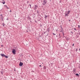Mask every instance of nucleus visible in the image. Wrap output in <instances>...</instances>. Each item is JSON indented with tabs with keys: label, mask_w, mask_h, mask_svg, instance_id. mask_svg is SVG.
I'll return each mask as SVG.
<instances>
[{
	"label": "nucleus",
	"mask_w": 80,
	"mask_h": 80,
	"mask_svg": "<svg viewBox=\"0 0 80 80\" xmlns=\"http://www.w3.org/2000/svg\"><path fill=\"white\" fill-rule=\"evenodd\" d=\"M2 1H3V0H2Z\"/></svg>",
	"instance_id": "nucleus-37"
},
{
	"label": "nucleus",
	"mask_w": 80,
	"mask_h": 80,
	"mask_svg": "<svg viewBox=\"0 0 80 80\" xmlns=\"http://www.w3.org/2000/svg\"><path fill=\"white\" fill-rule=\"evenodd\" d=\"M12 53L14 54L15 55V53H16V50L15 49H13L12 50Z\"/></svg>",
	"instance_id": "nucleus-1"
},
{
	"label": "nucleus",
	"mask_w": 80,
	"mask_h": 80,
	"mask_svg": "<svg viewBox=\"0 0 80 80\" xmlns=\"http://www.w3.org/2000/svg\"><path fill=\"white\" fill-rule=\"evenodd\" d=\"M37 13H39V12L38 10V11H37Z\"/></svg>",
	"instance_id": "nucleus-24"
},
{
	"label": "nucleus",
	"mask_w": 80,
	"mask_h": 80,
	"mask_svg": "<svg viewBox=\"0 0 80 80\" xmlns=\"http://www.w3.org/2000/svg\"><path fill=\"white\" fill-rule=\"evenodd\" d=\"M0 19H1V20H3V16H1L0 17Z\"/></svg>",
	"instance_id": "nucleus-9"
},
{
	"label": "nucleus",
	"mask_w": 80,
	"mask_h": 80,
	"mask_svg": "<svg viewBox=\"0 0 80 80\" xmlns=\"http://www.w3.org/2000/svg\"><path fill=\"white\" fill-rule=\"evenodd\" d=\"M71 33H72V34H73V32H71Z\"/></svg>",
	"instance_id": "nucleus-29"
},
{
	"label": "nucleus",
	"mask_w": 80,
	"mask_h": 80,
	"mask_svg": "<svg viewBox=\"0 0 80 80\" xmlns=\"http://www.w3.org/2000/svg\"><path fill=\"white\" fill-rule=\"evenodd\" d=\"M38 7V6L37 5H35V7L34 8V10H37V8Z\"/></svg>",
	"instance_id": "nucleus-3"
},
{
	"label": "nucleus",
	"mask_w": 80,
	"mask_h": 80,
	"mask_svg": "<svg viewBox=\"0 0 80 80\" xmlns=\"http://www.w3.org/2000/svg\"><path fill=\"white\" fill-rule=\"evenodd\" d=\"M70 12V11H68L67 13L68 14H69Z\"/></svg>",
	"instance_id": "nucleus-13"
},
{
	"label": "nucleus",
	"mask_w": 80,
	"mask_h": 80,
	"mask_svg": "<svg viewBox=\"0 0 80 80\" xmlns=\"http://www.w3.org/2000/svg\"><path fill=\"white\" fill-rule=\"evenodd\" d=\"M5 6L6 7V8H7V7H7V5H5Z\"/></svg>",
	"instance_id": "nucleus-27"
},
{
	"label": "nucleus",
	"mask_w": 80,
	"mask_h": 80,
	"mask_svg": "<svg viewBox=\"0 0 80 80\" xmlns=\"http://www.w3.org/2000/svg\"><path fill=\"white\" fill-rule=\"evenodd\" d=\"M7 8H8V9H9V8H8V7H7Z\"/></svg>",
	"instance_id": "nucleus-28"
},
{
	"label": "nucleus",
	"mask_w": 80,
	"mask_h": 80,
	"mask_svg": "<svg viewBox=\"0 0 80 80\" xmlns=\"http://www.w3.org/2000/svg\"><path fill=\"white\" fill-rule=\"evenodd\" d=\"M52 34H53V35H56V34H55L53 33H52Z\"/></svg>",
	"instance_id": "nucleus-18"
},
{
	"label": "nucleus",
	"mask_w": 80,
	"mask_h": 80,
	"mask_svg": "<svg viewBox=\"0 0 80 80\" xmlns=\"http://www.w3.org/2000/svg\"><path fill=\"white\" fill-rule=\"evenodd\" d=\"M69 22H70V20H69Z\"/></svg>",
	"instance_id": "nucleus-34"
},
{
	"label": "nucleus",
	"mask_w": 80,
	"mask_h": 80,
	"mask_svg": "<svg viewBox=\"0 0 80 80\" xmlns=\"http://www.w3.org/2000/svg\"><path fill=\"white\" fill-rule=\"evenodd\" d=\"M43 68L44 70H45V69H46V67L45 66H44Z\"/></svg>",
	"instance_id": "nucleus-14"
},
{
	"label": "nucleus",
	"mask_w": 80,
	"mask_h": 80,
	"mask_svg": "<svg viewBox=\"0 0 80 80\" xmlns=\"http://www.w3.org/2000/svg\"><path fill=\"white\" fill-rule=\"evenodd\" d=\"M77 50H78V49H76V52H77V51H78Z\"/></svg>",
	"instance_id": "nucleus-26"
},
{
	"label": "nucleus",
	"mask_w": 80,
	"mask_h": 80,
	"mask_svg": "<svg viewBox=\"0 0 80 80\" xmlns=\"http://www.w3.org/2000/svg\"><path fill=\"white\" fill-rule=\"evenodd\" d=\"M78 28H80V25H78Z\"/></svg>",
	"instance_id": "nucleus-21"
},
{
	"label": "nucleus",
	"mask_w": 80,
	"mask_h": 80,
	"mask_svg": "<svg viewBox=\"0 0 80 80\" xmlns=\"http://www.w3.org/2000/svg\"><path fill=\"white\" fill-rule=\"evenodd\" d=\"M1 74H3V72H1Z\"/></svg>",
	"instance_id": "nucleus-20"
},
{
	"label": "nucleus",
	"mask_w": 80,
	"mask_h": 80,
	"mask_svg": "<svg viewBox=\"0 0 80 80\" xmlns=\"http://www.w3.org/2000/svg\"><path fill=\"white\" fill-rule=\"evenodd\" d=\"M19 66H22L23 65V62H20L19 64Z\"/></svg>",
	"instance_id": "nucleus-5"
},
{
	"label": "nucleus",
	"mask_w": 80,
	"mask_h": 80,
	"mask_svg": "<svg viewBox=\"0 0 80 80\" xmlns=\"http://www.w3.org/2000/svg\"><path fill=\"white\" fill-rule=\"evenodd\" d=\"M1 56H2V57H5V55L3 54H1Z\"/></svg>",
	"instance_id": "nucleus-7"
},
{
	"label": "nucleus",
	"mask_w": 80,
	"mask_h": 80,
	"mask_svg": "<svg viewBox=\"0 0 80 80\" xmlns=\"http://www.w3.org/2000/svg\"><path fill=\"white\" fill-rule=\"evenodd\" d=\"M0 16H3L2 15V14L0 13Z\"/></svg>",
	"instance_id": "nucleus-19"
},
{
	"label": "nucleus",
	"mask_w": 80,
	"mask_h": 80,
	"mask_svg": "<svg viewBox=\"0 0 80 80\" xmlns=\"http://www.w3.org/2000/svg\"><path fill=\"white\" fill-rule=\"evenodd\" d=\"M59 35H60V34H59Z\"/></svg>",
	"instance_id": "nucleus-36"
},
{
	"label": "nucleus",
	"mask_w": 80,
	"mask_h": 80,
	"mask_svg": "<svg viewBox=\"0 0 80 80\" xmlns=\"http://www.w3.org/2000/svg\"><path fill=\"white\" fill-rule=\"evenodd\" d=\"M47 0H44L43 1V3H42V5H45L47 3Z\"/></svg>",
	"instance_id": "nucleus-2"
},
{
	"label": "nucleus",
	"mask_w": 80,
	"mask_h": 80,
	"mask_svg": "<svg viewBox=\"0 0 80 80\" xmlns=\"http://www.w3.org/2000/svg\"><path fill=\"white\" fill-rule=\"evenodd\" d=\"M5 2L4 1L3 2V4H5Z\"/></svg>",
	"instance_id": "nucleus-22"
},
{
	"label": "nucleus",
	"mask_w": 80,
	"mask_h": 80,
	"mask_svg": "<svg viewBox=\"0 0 80 80\" xmlns=\"http://www.w3.org/2000/svg\"><path fill=\"white\" fill-rule=\"evenodd\" d=\"M62 33V34L63 35V36H64V33H63V32Z\"/></svg>",
	"instance_id": "nucleus-25"
},
{
	"label": "nucleus",
	"mask_w": 80,
	"mask_h": 80,
	"mask_svg": "<svg viewBox=\"0 0 80 80\" xmlns=\"http://www.w3.org/2000/svg\"><path fill=\"white\" fill-rule=\"evenodd\" d=\"M74 30H76V31H77V30L76 29V28H74Z\"/></svg>",
	"instance_id": "nucleus-23"
},
{
	"label": "nucleus",
	"mask_w": 80,
	"mask_h": 80,
	"mask_svg": "<svg viewBox=\"0 0 80 80\" xmlns=\"http://www.w3.org/2000/svg\"><path fill=\"white\" fill-rule=\"evenodd\" d=\"M76 76H79V74H78L77 73V74H76Z\"/></svg>",
	"instance_id": "nucleus-15"
},
{
	"label": "nucleus",
	"mask_w": 80,
	"mask_h": 80,
	"mask_svg": "<svg viewBox=\"0 0 80 80\" xmlns=\"http://www.w3.org/2000/svg\"><path fill=\"white\" fill-rule=\"evenodd\" d=\"M14 71H15H15H16L15 69H14Z\"/></svg>",
	"instance_id": "nucleus-31"
},
{
	"label": "nucleus",
	"mask_w": 80,
	"mask_h": 80,
	"mask_svg": "<svg viewBox=\"0 0 80 80\" xmlns=\"http://www.w3.org/2000/svg\"><path fill=\"white\" fill-rule=\"evenodd\" d=\"M4 57H5V58H8V56H7L5 55L4 56Z\"/></svg>",
	"instance_id": "nucleus-10"
},
{
	"label": "nucleus",
	"mask_w": 80,
	"mask_h": 80,
	"mask_svg": "<svg viewBox=\"0 0 80 80\" xmlns=\"http://www.w3.org/2000/svg\"><path fill=\"white\" fill-rule=\"evenodd\" d=\"M72 46H74V44H73V45H72Z\"/></svg>",
	"instance_id": "nucleus-32"
},
{
	"label": "nucleus",
	"mask_w": 80,
	"mask_h": 80,
	"mask_svg": "<svg viewBox=\"0 0 80 80\" xmlns=\"http://www.w3.org/2000/svg\"><path fill=\"white\" fill-rule=\"evenodd\" d=\"M47 32H49V31H50V29L49 28H47Z\"/></svg>",
	"instance_id": "nucleus-8"
},
{
	"label": "nucleus",
	"mask_w": 80,
	"mask_h": 80,
	"mask_svg": "<svg viewBox=\"0 0 80 80\" xmlns=\"http://www.w3.org/2000/svg\"><path fill=\"white\" fill-rule=\"evenodd\" d=\"M68 14L66 13H65V17H66V16H67V17H68Z\"/></svg>",
	"instance_id": "nucleus-11"
},
{
	"label": "nucleus",
	"mask_w": 80,
	"mask_h": 80,
	"mask_svg": "<svg viewBox=\"0 0 80 80\" xmlns=\"http://www.w3.org/2000/svg\"><path fill=\"white\" fill-rule=\"evenodd\" d=\"M29 6L30 7V8H32L31 4H29Z\"/></svg>",
	"instance_id": "nucleus-16"
},
{
	"label": "nucleus",
	"mask_w": 80,
	"mask_h": 80,
	"mask_svg": "<svg viewBox=\"0 0 80 80\" xmlns=\"http://www.w3.org/2000/svg\"><path fill=\"white\" fill-rule=\"evenodd\" d=\"M72 72L74 73L75 72H76V69H75V68H74L73 69V70L72 71Z\"/></svg>",
	"instance_id": "nucleus-6"
},
{
	"label": "nucleus",
	"mask_w": 80,
	"mask_h": 80,
	"mask_svg": "<svg viewBox=\"0 0 80 80\" xmlns=\"http://www.w3.org/2000/svg\"><path fill=\"white\" fill-rule=\"evenodd\" d=\"M10 12H12V11L11 10H10Z\"/></svg>",
	"instance_id": "nucleus-30"
},
{
	"label": "nucleus",
	"mask_w": 80,
	"mask_h": 80,
	"mask_svg": "<svg viewBox=\"0 0 80 80\" xmlns=\"http://www.w3.org/2000/svg\"><path fill=\"white\" fill-rule=\"evenodd\" d=\"M60 32H63V29H61L60 30Z\"/></svg>",
	"instance_id": "nucleus-4"
},
{
	"label": "nucleus",
	"mask_w": 80,
	"mask_h": 80,
	"mask_svg": "<svg viewBox=\"0 0 80 80\" xmlns=\"http://www.w3.org/2000/svg\"><path fill=\"white\" fill-rule=\"evenodd\" d=\"M61 29H63V28H62V25L60 26Z\"/></svg>",
	"instance_id": "nucleus-17"
},
{
	"label": "nucleus",
	"mask_w": 80,
	"mask_h": 80,
	"mask_svg": "<svg viewBox=\"0 0 80 80\" xmlns=\"http://www.w3.org/2000/svg\"><path fill=\"white\" fill-rule=\"evenodd\" d=\"M45 32H44V34H45Z\"/></svg>",
	"instance_id": "nucleus-35"
},
{
	"label": "nucleus",
	"mask_w": 80,
	"mask_h": 80,
	"mask_svg": "<svg viewBox=\"0 0 80 80\" xmlns=\"http://www.w3.org/2000/svg\"><path fill=\"white\" fill-rule=\"evenodd\" d=\"M41 66H41V65H39V67H41Z\"/></svg>",
	"instance_id": "nucleus-33"
},
{
	"label": "nucleus",
	"mask_w": 80,
	"mask_h": 80,
	"mask_svg": "<svg viewBox=\"0 0 80 80\" xmlns=\"http://www.w3.org/2000/svg\"><path fill=\"white\" fill-rule=\"evenodd\" d=\"M44 18L45 19L47 18V16L46 15H45Z\"/></svg>",
	"instance_id": "nucleus-12"
}]
</instances>
